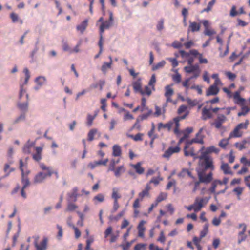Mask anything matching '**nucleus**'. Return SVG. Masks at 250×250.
I'll list each match as a JSON object with an SVG mask.
<instances>
[{
    "mask_svg": "<svg viewBox=\"0 0 250 250\" xmlns=\"http://www.w3.org/2000/svg\"><path fill=\"white\" fill-rule=\"evenodd\" d=\"M113 13L111 12L109 13V18L108 20L103 22L99 28V35L100 40H103V34L105 29H109L113 24Z\"/></svg>",
    "mask_w": 250,
    "mask_h": 250,
    "instance_id": "f257e3e1",
    "label": "nucleus"
},
{
    "mask_svg": "<svg viewBox=\"0 0 250 250\" xmlns=\"http://www.w3.org/2000/svg\"><path fill=\"white\" fill-rule=\"evenodd\" d=\"M198 176L200 182L205 184L210 183L212 180V173L210 172L207 175L205 174V170L198 171Z\"/></svg>",
    "mask_w": 250,
    "mask_h": 250,
    "instance_id": "f03ea898",
    "label": "nucleus"
},
{
    "mask_svg": "<svg viewBox=\"0 0 250 250\" xmlns=\"http://www.w3.org/2000/svg\"><path fill=\"white\" fill-rule=\"evenodd\" d=\"M208 199L207 197L202 198L201 199H199V198H196L194 203L195 206L194 211H199L203 207V206L208 203Z\"/></svg>",
    "mask_w": 250,
    "mask_h": 250,
    "instance_id": "7ed1b4c3",
    "label": "nucleus"
},
{
    "mask_svg": "<svg viewBox=\"0 0 250 250\" xmlns=\"http://www.w3.org/2000/svg\"><path fill=\"white\" fill-rule=\"evenodd\" d=\"M78 188L77 187L74 188L72 190L67 193V202H75L77 200L79 194L78 193Z\"/></svg>",
    "mask_w": 250,
    "mask_h": 250,
    "instance_id": "20e7f679",
    "label": "nucleus"
},
{
    "mask_svg": "<svg viewBox=\"0 0 250 250\" xmlns=\"http://www.w3.org/2000/svg\"><path fill=\"white\" fill-rule=\"evenodd\" d=\"M201 29V24L200 23H197L196 22H192L191 21H189V25L188 28V29L187 32L188 34L190 32H198Z\"/></svg>",
    "mask_w": 250,
    "mask_h": 250,
    "instance_id": "39448f33",
    "label": "nucleus"
},
{
    "mask_svg": "<svg viewBox=\"0 0 250 250\" xmlns=\"http://www.w3.org/2000/svg\"><path fill=\"white\" fill-rule=\"evenodd\" d=\"M184 70L185 72L187 73H194L198 71H200L199 65L198 64L195 65H189V66H186L184 67Z\"/></svg>",
    "mask_w": 250,
    "mask_h": 250,
    "instance_id": "423d86ee",
    "label": "nucleus"
},
{
    "mask_svg": "<svg viewBox=\"0 0 250 250\" xmlns=\"http://www.w3.org/2000/svg\"><path fill=\"white\" fill-rule=\"evenodd\" d=\"M47 177H48L47 174L42 172H40L35 176L34 182L36 184L42 183L44 181Z\"/></svg>",
    "mask_w": 250,
    "mask_h": 250,
    "instance_id": "0eeeda50",
    "label": "nucleus"
},
{
    "mask_svg": "<svg viewBox=\"0 0 250 250\" xmlns=\"http://www.w3.org/2000/svg\"><path fill=\"white\" fill-rule=\"evenodd\" d=\"M180 150V147L178 146L176 147H170L167 150L164 154L163 155V157L164 158H169L170 156L174 153H178Z\"/></svg>",
    "mask_w": 250,
    "mask_h": 250,
    "instance_id": "6e6552de",
    "label": "nucleus"
},
{
    "mask_svg": "<svg viewBox=\"0 0 250 250\" xmlns=\"http://www.w3.org/2000/svg\"><path fill=\"white\" fill-rule=\"evenodd\" d=\"M132 86L133 90L135 93L139 92L141 95H144L145 92L142 89V85L140 80H137V81L132 83Z\"/></svg>",
    "mask_w": 250,
    "mask_h": 250,
    "instance_id": "1a4fd4ad",
    "label": "nucleus"
},
{
    "mask_svg": "<svg viewBox=\"0 0 250 250\" xmlns=\"http://www.w3.org/2000/svg\"><path fill=\"white\" fill-rule=\"evenodd\" d=\"M226 117L224 115H219L215 122L213 123L216 128H220L222 125L226 120Z\"/></svg>",
    "mask_w": 250,
    "mask_h": 250,
    "instance_id": "9d476101",
    "label": "nucleus"
},
{
    "mask_svg": "<svg viewBox=\"0 0 250 250\" xmlns=\"http://www.w3.org/2000/svg\"><path fill=\"white\" fill-rule=\"evenodd\" d=\"M201 165L204 166L205 171L208 169H210L211 170L214 169L213 160L211 157L202 162L201 163Z\"/></svg>",
    "mask_w": 250,
    "mask_h": 250,
    "instance_id": "9b49d317",
    "label": "nucleus"
},
{
    "mask_svg": "<svg viewBox=\"0 0 250 250\" xmlns=\"http://www.w3.org/2000/svg\"><path fill=\"white\" fill-rule=\"evenodd\" d=\"M212 117V115L211 113V109H208L206 107H204L202 111V119L203 120H207L208 119L211 118Z\"/></svg>",
    "mask_w": 250,
    "mask_h": 250,
    "instance_id": "f8f14e48",
    "label": "nucleus"
},
{
    "mask_svg": "<svg viewBox=\"0 0 250 250\" xmlns=\"http://www.w3.org/2000/svg\"><path fill=\"white\" fill-rule=\"evenodd\" d=\"M47 239L44 238L41 242L40 245H39L37 243V239H36L34 242L35 246L37 250H45L47 247Z\"/></svg>",
    "mask_w": 250,
    "mask_h": 250,
    "instance_id": "ddd939ff",
    "label": "nucleus"
},
{
    "mask_svg": "<svg viewBox=\"0 0 250 250\" xmlns=\"http://www.w3.org/2000/svg\"><path fill=\"white\" fill-rule=\"evenodd\" d=\"M42 147H36L35 148L36 153L33 155V158L35 161L39 162L42 159Z\"/></svg>",
    "mask_w": 250,
    "mask_h": 250,
    "instance_id": "4468645a",
    "label": "nucleus"
},
{
    "mask_svg": "<svg viewBox=\"0 0 250 250\" xmlns=\"http://www.w3.org/2000/svg\"><path fill=\"white\" fill-rule=\"evenodd\" d=\"M88 19H85L82 22L76 26V29L80 31L81 34H83L88 26Z\"/></svg>",
    "mask_w": 250,
    "mask_h": 250,
    "instance_id": "2eb2a0df",
    "label": "nucleus"
},
{
    "mask_svg": "<svg viewBox=\"0 0 250 250\" xmlns=\"http://www.w3.org/2000/svg\"><path fill=\"white\" fill-rule=\"evenodd\" d=\"M219 92V88L215 85H212L209 86L206 92V96L215 95Z\"/></svg>",
    "mask_w": 250,
    "mask_h": 250,
    "instance_id": "dca6fc26",
    "label": "nucleus"
},
{
    "mask_svg": "<svg viewBox=\"0 0 250 250\" xmlns=\"http://www.w3.org/2000/svg\"><path fill=\"white\" fill-rule=\"evenodd\" d=\"M29 106V102L26 101L25 103L18 102L17 104V106L22 112L25 113L28 111Z\"/></svg>",
    "mask_w": 250,
    "mask_h": 250,
    "instance_id": "f3484780",
    "label": "nucleus"
},
{
    "mask_svg": "<svg viewBox=\"0 0 250 250\" xmlns=\"http://www.w3.org/2000/svg\"><path fill=\"white\" fill-rule=\"evenodd\" d=\"M141 163L138 162L136 164H132L131 167L135 170V171L138 174H142L144 172V168L141 166Z\"/></svg>",
    "mask_w": 250,
    "mask_h": 250,
    "instance_id": "a211bd4d",
    "label": "nucleus"
},
{
    "mask_svg": "<svg viewBox=\"0 0 250 250\" xmlns=\"http://www.w3.org/2000/svg\"><path fill=\"white\" fill-rule=\"evenodd\" d=\"M173 124L172 121H170L166 124L160 123L158 125V130L160 131L162 128H167L168 131L171 129V126Z\"/></svg>",
    "mask_w": 250,
    "mask_h": 250,
    "instance_id": "6ab92c4d",
    "label": "nucleus"
},
{
    "mask_svg": "<svg viewBox=\"0 0 250 250\" xmlns=\"http://www.w3.org/2000/svg\"><path fill=\"white\" fill-rule=\"evenodd\" d=\"M242 132L236 126V127L234 129L233 131L230 132L229 136V139H230L233 137H240L242 136Z\"/></svg>",
    "mask_w": 250,
    "mask_h": 250,
    "instance_id": "aec40b11",
    "label": "nucleus"
},
{
    "mask_svg": "<svg viewBox=\"0 0 250 250\" xmlns=\"http://www.w3.org/2000/svg\"><path fill=\"white\" fill-rule=\"evenodd\" d=\"M21 183L23 185L22 188L25 189L30 185V182L25 174H21Z\"/></svg>",
    "mask_w": 250,
    "mask_h": 250,
    "instance_id": "412c9836",
    "label": "nucleus"
},
{
    "mask_svg": "<svg viewBox=\"0 0 250 250\" xmlns=\"http://www.w3.org/2000/svg\"><path fill=\"white\" fill-rule=\"evenodd\" d=\"M221 169L223 171L224 174H232V172L231 171L230 167L227 163H223L221 166Z\"/></svg>",
    "mask_w": 250,
    "mask_h": 250,
    "instance_id": "4be33fe9",
    "label": "nucleus"
},
{
    "mask_svg": "<svg viewBox=\"0 0 250 250\" xmlns=\"http://www.w3.org/2000/svg\"><path fill=\"white\" fill-rule=\"evenodd\" d=\"M179 121H180V118L179 117H176L173 119V123H175V127L174 129V132L176 135H179L180 134V131H179Z\"/></svg>",
    "mask_w": 250,
    "mask_h": 250,
    "instance_id": "5701e85b",
    "label": "nucleus"
},
{
    "mask_svg": "<svg viewBox=\"0 0 250 250\" xmlns=\"http://www.w3.org/2000/svg\"><path fill=\"white\" fill-rule=\"evenodd\" d=\"M112 154L115 157L120 156L121 155V148L119 145H115L113 146Z\"/></svg>",
    "mask_w": 250,
    "mask_h": 250,
    "instance_id": "b1692460",
    "label": "nucleus"
},
{
    "mask_svg": "<svg viewBox=\"0 0 250 250\" xmlns=\"http://www.w3.org/2000/svg\"><path fill=\"white\" fill-rule=\"evenodd\" d=\"M193 143H197L201 144H203L204 143V141L202 140V138L200 139L198 138H194L190 141H187L186 142L185 146H188V148L189 147V146L192 144Z\"/></svg>",
    "mask_w": 250,
    "mask_h": 250,
    "instance_id": "393cba45",
    "label": "nucleus"
},
{
    "mask_svg": "<svg viewBox=\"0 0 250 250\" xmlns=\"http://www.w3.org/2000/svg\"><path fill=\"white\" fill-rule=\"evenodd\" d=\"M35 81L41 87L45 83L46 79L44 76H39L35 79Z\"/></svg>",
    "mask_w": 250,
    "mask_h": 250,
    "instance_id": "a878e982",
    "label": "nucleus"
},
{
    "mask_svg": "<svg viewBox=\"0 0 250 250\" xmlns=\"http://www.w3.org/2000/svg\"><path fill=\"white\" fill-rule=\"evenodd\" d=\"M218 185H222L221 181L216 180L214 181L211 184V187L210 188V191L212 193H215V188Z\"/></svg>",
    "mask_w": 250,
    "mask_h": 250,
    "instance_id": "bb28decb",
    "label": "nucleus"
},
{
    "mask_svg": "<svg viewBox=\"0 0 250 250\" xmlns=\"http://www.w3.org/2000/svg\"><path fill=\"white\" fill-rule=\"evenodd\" d=\"M98 132L96 128H93L88 132L87 134V140L89 141H92L94 139V136Z\"/></svg>",
    "mask_w": 250,
    "mask_h": 250,
    "instance_id": "cd10ccee",
    "label": "nucleus"
},
{
    "mask_svg": "<svg viewBox=\"0 0 250 250\" xmlns=\"http://www.w3.org/2000/svg\"><path fill=\"white\" fill-rule=\"evenodd\" d=\"M78 208V206L74 204L73 202H67V207L66 209V211L72 212Z\"/></svg>",
    "mask_w": 250,
    "mask_h": 250,
    "instance_id": "c85d7f7f",
    "label": "nucleus"
},
{
    "mask_svg": "<svg viewBox=\"0 0 250 250\" xmlns=\"http://www.w3.org/2000/svg\"><path fill=\"white\" fill-rule=\"evenodd\" d=\"M125 171V168L123 166L119 167L116 169L114 168L115 175L117 177L120 176L122 173H124Z\"/></svg>",
    "mask_w": 250,
    "mask_h": 250,
    "instance_id": "c756f323",
    "label": "nucleus"
},
{
    "mask_svg": "<svg viewBox=\"0 0 250 250\" xmlns=\"http://www.w3.org/2000/svg\"><path fill=\"white\" fill-rule=\"evenodd\" d=\"M111 62H104L101 67V71L103 73L106 74L108 69L111 67Z\"/></svg>",
    "mask_w": 250,
    "mask_h": 250,
    "instance_id": "7c9ffc66",
    "label": "nucleus"
},
{
    "mask_svg": "<svg viewBox=\"0 0 250 250\" xmlns=\"http://www.w3.org/2000/svg\"><path fill=\"white\" fill-rule=\"evenodd\" d=\"M165 97L171 96L173 93L174 91L172 88H171V85H167L165 87Z\"/></svg>",
    "mask_w": 250,
    "mask_h": 250,
    "instance_id": "2f4dec72",
    "label": "nucleus"
},
{
    "mask_svg": "<svg viewBox=\"0 0 250 250\" xmlns=\"http://www.w3.org/2000/svg\"><path fill=\"white\" fill-rule=\"evenodd\" d=\"M40 167L43 170H46L47 171V173L48 175V177H50L53 172L51 170V168L50 167H46L44 164L41 163L40 164Z\"/></svg>",
    "mask_w": 250,
    "mask_h": 250,
    "instance_id": "473e14b6",
    "label": "nucleus"
},
{
    "mask_svg": "<svg viewBox=\"0 0 250 250\" xmlns=\"http://www.w3.org/2000/svg\"><path fill=\"white\" fill-rule=\"evenodd\" d=\"M174 71L176 73V74L175 75H172V80L176 83H179L181 81V75L178 72V70L176 69Z\"/></svg>",
    "mask_w": 250,
    "mask_h": 250,
    "instance_id": "72a5a7b5",
    "label": "nucleus"
},
{
    "mask_svg": "<svg viewBox=\"0 0 250 250\" xmlns=\"http://www.w3.org/2000/svg\"><path fill=\"white\" fill-rule=\"evenodd\" d=\"M119 161H120L119 159H118L117 160H115L114 159L112 160L109 164L108 171H114V168L115 167V166L116 164L119 163Z\"/></svg>",
    "mask_w": 250,
    "mask_h": 250,
    "instance_id": "f704fd0d",
    "label": "nucleus"
},
{
    "mask_svg": "<svg viewBox=\"0 0 250 250\" xmlns=\"http://www.w3.org/2000/svg\"><path fill=\"white\" fill-rule=\"evenodd\" d=\"M24 73L25 75V78L24 83L22 84L23 86L26 85L28 82V81L30 78V72L27 68H25L23 70Z\"/></svg>",
    "mask_w": 250,
    "mask_h": 250,
    "instance_id": "c9c22d12",
    "label": "nucleus"
},
{
    "mask_svg": "<svg viewBox=\"0 0 250 250\" xmlns=\"http://www.w3.org/2000/svg\"><path fill=\"white\" fill-rule=\"evenodd\" d=\"M157 30L159 31H162L164 28V20L163 19H160L156 25Z\"/></svg>",
    "mask_w": 250,
    "mask_h": 250,
    "instance_id": "e433bc0d",
    "label": "nucleus"
},
{
    "mask_svg": "<svg viewBox=\"0 0 250 250\" xmlns=\"http://www.w3.org/2000/svg\"><path fill=\"white\" fill-rule=\"evenodd\" d=\"M165 64H166V62L165 61L163 60V61L160 62H158L156 65H154L152 67V70L156 71L159 69L163 68L164 66V65H165Z\"/></svg>",
    "mask_w": 250,
    "mask_h": 250,
    "instance_id": "4c0bfd02",
    "label": "nucleus"
},
{
    "mask_svg": "<svg viewBox=\"0 0 250 250\" xmlns=\"http://www.w3.org/2000/svg\"><path fill=\"white\" fill-rule=\"evenodd\" d=\"M112 198L114 201H118V199L121 198V196L118 194V189L116 188L112 189Z\"/></svg>",
    "mask_w": 250,
    "mask_h": 250,
    "instance_id": "58836bf2",
    "label": "nucleus"
},
{
    "mask_svg": "<svg viewBox=\"0 0 250 250\" xmlns=\"http://www.w3.org/2000/svg\"><path fill=\"white\" fill-rule=\"evenodd\" d=\"M186 101L190 106L192 107L196 106L199 103L197 99L191 100L189 98H187L186 99Z\"/></svg>",
    "mask_w": 250,
    "mask_h": 250,
    "instance_id": "ea45409f",
    "label": "nucleus"
},
{
    "mask_svg": "<svg viewBox=\"0 0 250 250\" xmlns=\"http://www.w3.org/2000/svg\"><path fill=\"white\" fill-rule=\"evenodd\" d=\"M249 124V121L248 120H246L244 123H241L239 124L237 127L239 129H246L247 128L248 125Z\"/></svg>",
    "mask_w": 250,
    "mask_h": 250,
    "instance_id": "a19ab883",
    "label": "nucleus"
},
{
    "mask_svg": "<svg viewBox=\"0 0 250 250\" xmlns=\"http://www.w3.org/2000/svg\"><path fill=\"white\" fill-rule=\"evenodd\" d=\"M215 2V0H211L210 1H209L208 4V6L206 8L204 9L202 11V13L204 12H209L211 10L213 5L214 4Z\"/></svg>",
    "mask_w": 250,
    "mask_h": 250,
    "instance_id": "79ce46f5",
    "label": "nucleus"
},
{
    "mask_svg": "<svg viewBox=\"0 0 250 250\" xmlns=\"http://www.w3.org/2000/svg\"><path fill=\"white\" fill-rule=\"evenodd\" d=\"M96 116V114L94 115V116H92L90 114L87 115L86 124L88 126H91L92 125L93 121L94 119H95Z\"/></svg>",
    "mask_w": 250,
    "mask_h": 250,
    "instance_id": "37998d69",
    "label": "nucleus"
},
{
    "mask_svg": "<svg viewBox=\"0 0 250 250\" xmlns=\"http://www.w3.org/2000/svg\"><path fill=\"white\" fill-rule=\"evenodd\" d=\"M229 137L227 139H223L219 143V146L223 148H225L229 143Z\"/></svg>",
    "mask_w": 250,
    "mask_h": 250,
    "instance_id": "c03bdc74",
    "label": "nucleus"
},
{
    "mask_svg": "<svg viewBox=\"0 0 250 250\" xmlns=\"http://www.w3.org/2000/svg\"><path fill=\"white\" fill-rule=\"evenodd\" d=\"M206 150L207 151V153H208L214 152L215 153L217 154L219 152V149L216 148L214 146H211L210 147H207Z\"/></svg>",
    "mask_w": 250,
    "mask_h": 250,
    "instance_id": "a18cd8bd",
    "label": "nucleus"
},
{
    "mask_svg": "<svg viewBox=\"0 0 250 250\" xmlns=\"http://www.w3.org/2000/svg\"><path fill=\"white\" fill-rule=\"evenodd\" d=\"M167 197V193H161L158 196V197L156 199V202L157 203L161 202V201L164 200L166 199Z\"/></svg>",
    "mask_w": 250,
    "mask_h": 250,
    "instance_id": "49530a36",
    "label": "nucleus"
},
{
    "mask_svg": "<svg viewBox=\"0 0 250 250\" xmlns=\"http://www.w3.org/2000/svg\"><path fill=\"white\" fill-rule=\"evenodd\" d=\"M25 119V114L22 113L19 117H18L15 120L13 121L14 124H16L18 123L21 121H23Z\"/></svg>",
    "mask_w": 250,
    "mask_h": 250,
    "instance_id": "de8ad7c7",
    "label": "nucleus"
},
{
    "mask_svg": "<svg viewBox=\"0 0 250 250\" xmlns=\"http://www.w3.org/2000/svg\"><path fill=\"white\" fill-rule=\"evenodd\" d=\"M56 227H57V229H58V234L57 235V237L58 239L60 240L63 235L62 228L61 226H60L59 225H57Z\"/></svg>",
    "mask_w": 250,
    "mask_h": 250,
    "instance_id": "09e8293b",
    "label": "nucleus"
},
{
    "mask_svg": "<svg viewBox=\"0 0 250 250\" xmlns=\"http://www.w3.org/2000/svg\"><path fill=\"white\" fill-rule=\"evenodd\" d=\"M93 200L99 202H103L104 200V196L101 193L98 194L94 197Z\"/></svg>",
    "mask_w": 250,
    "mask_h": 250,
    "instance_id": "8fccbe9b",
    "label": "nucleus"
},
{
    "mask_svg": "<svg viewBox=\"0 0 250 250\" xmlns=\"http://www.w3.org/2000/svg\"><path fill=\"white\" fill-rule=\"evenodd\" d=\"M26 92V89L24 88L23 84H20V91L19 99H21L23 94Z\"/></svg>",
    "mask_w": 250,
    "mask_h": 250,
    "instance_id": "3c124183",
    "label": "nucleus"
},
{
    "mask_svg": "<svg viewBox=\"0 0 250 250\" xmlns=\"http://www.w3.org/2000/svg\"><path fill=\"white\" fill-rule=\"evenodd\" d=\"M249 111H250V109L247 107H246V106L243 107L242 108V111L239 112L238 113V116L239 117L242 116H245L247 114V113L249 112Z\"/></svg>",
    "mask_w": 250,
    "mask_h": 250,
    "instance_id": "603ef678",
    "label": "nucleus"
},
{
    "mask_svg": "<svg viewBox=\"0 0 250 250\" xmlns=\"http://www.w3.org/2000/svg\"><path fill=\"white\" fill-rule=\"evenodd\" d=\"M98 45L99 46L100 49L99 53H97V55H96L94 57L95 59H97L99 58L100 55L102 53L103 51V43H102V40H100L99 39V42H98Z\"/></svg>",
    "mask_w": 250,
    "mask_h": 250,
    "instance_id": "864d4df0",
    "label": "nucleus"
},
{
    "mask_svg": "<svg viewBox=\"0 0 250 250\" xmlns=\"http://www.w3.org/2000/svg\"><path fill=\"white\" fill-rule=\"evenodd\" d=\"M62 48L64 51L69 52L70 53H73L72 49L69 46L68 44L64 42L63 43Z\"/></svg>",
    "mask_w": 250,
    "mask_h": 250,
    "instance_id": "5fc2aeb1",
    "label": "nucleus"
},
{
    "mask_svg": "<svg viewBox=\"0 0 250 250\" xmlns=\"http://www.w3.org/2000/svg\"><path fill=\"white\" fill-rule=\"evenodd\" d=\"M246 142H243V143H236L235 144V146L238 148L240 150H242L243 149L245 148V145Z\"/></svg>",
    "mask_w": 250,
    "mask_h": 250,
    "instance_id": "6e6d98bb",
    "label": "nucleus"
},
{
    "mask_svg": "<svg viewBox=\"0 0 250 250\" xmlns=\"http://www.w3.org/2000/svg\"><path fill=\"white\" fill-rule=\"evenodd\" d=\"M156 77L155 74H153L151 76V79L149 82L148 84L149 86H152V88L154 87V84L156 83Z\"/></svg>",
    "mask_w": 250,
    "mask_h": 250,
    "instance_id": "4d7b16f0",
    "label": "nucleus"
},
{
    "mask_svg": "<svg viewBox=\"0 0 250 250\" xmlns=\"http://www.w3.org/2000/svg\"><path fill=\"white\" fill-rule=\"evenodd\" d=\"M10 17L12 19V21L13 22H16L19 20V17L17 14L15 13H12L10 14Z\"/></svg>",
    "mask_w": 250,
    "mask_h": 250,
    "instance_id": "13d9d810",
    "label": "nucleus"
},
{
    "mask_svg": "<svg viewBox=\"0 0 250 250\" xmlns=\"http://www.w3.org/2000/svg\"><path fill=\"white\" fill-rule=\"evenodd\" d=\"M167 60L171 62L173 67H175L178 66V62L175 58H168Z\"/></svg>",
    "mask_w": 250,
    "mask_h": 250,
    "instance_id": "bf43d9fd",
    "label": "nucleus"
},
{
    "mask_svg": "<svg viewBox=\"0 0 250 250\" xmlns=\"http://www.w3.org/2000/svg\"><path fill=\"white\" fill-rule=\"evenodd\" d=\"M163 179L159 177H153L152 178V179L150 181L149 183H153L155 185H157L160 181L162 180Z\"/></svg>",
    "mask_w": 250,
    "mask_h": 250,
    "instance_id": "052dcab7",
    "label": "nucleus"
},
{
    "mask_svg": "<svg viewBox=\"0 0 250 250\" xmlns=\"http://www.w3.org/2000/svg\"><path fill=\"white\" fill-rule=\"evenodd\" d=\"M209 154L208 153H207V151L206 150L205 151L203 152L202 153V155L199 157L200 160H206V159H208L210 158L208 154Z\"/></svg>",
    "mask_w": 250,
    "mask_h": 250,
    "instance_id": "680f3d73",
    "label": "nucleus"
},
{
    "mask_svg": "<svg viewBox=\"0 0 250 250\" xmlns=\"http://www.w3.org/2000/svg\"><path fill=\"white\" fill-rule=\"evenodd\" d=\"M106 100L105 99H102L101 100V103L102 104L101 108L104 111H106Z\"/></svg>",
    "mask_w": 250,
    "mask_h": 250,
    "instance_id": "e2e57ef3",
    "label": "nucleus"
},
{
    "mask_svg": "<svg viewBox=\"0 0 250 250\" xmlns=\"http://www.w3.org/2000/svg\"><path fill=\"white\" fill-rule=\"evenodd\" d=\"M146 223V221H144V220H142L141 221H140V222L139 223L138 227H137V229H138V230H143V231H144L145 230V227H144V225Z\"/></svg>",
    "mask_w": 250,
    "mask_h": 250,
    "instance_id": "0e129e2a",
    "label": "nucleus"
},
{
    "mask_svg": "<svg viewBox=\"0 0 250 250\" xmlns=\"http://www.w3.org/2000/svg\"><path fill=\"white\" fill-rule=\"evenodd\" d=\"M146 245L144 244H138L134 247V250H145Z\"/></svg>",
    "mask_w": 250,
    "mask_h": 250,
    "instance_id": "69168bd1",
    "label": "nucleus"
},
{
    "mask_svg": "<svg viewBox=\"0 0 250 250\" xmlns=\"http://www.w3.org/2000/svg\"><path fill=\"white\" fill-rule=\"evenodd\" d=\"M201 23L203 24L205 29H208V27H209L210 24H209V21L208 20H202L200 21V24Z\"/></svg>",
    "mask_w": 250,
    "mask_h": 250,
    "instance_id": "338daca9",
    "label": "nucleus"
},
{
    "mask_svg": "<svg viewBox=\"0 0 250 250\" xmlns=\"http://www.w3.org/2000/svg\"><path fill=\"white\" fill-rule=\"evenodd\" d=\"M93 242V239L91 237L88 238L86 240V245L85 246V249L86 250H89L90 249V244Z\"/></svg>",
    "mask_w": 250,
    "mask_h": 250,
    "instance_id": "774afa93",
    "label": "nucleus"
}]
</instances>
